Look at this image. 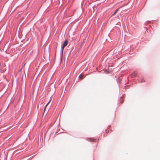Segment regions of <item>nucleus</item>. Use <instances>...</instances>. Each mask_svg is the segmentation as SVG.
<instances>
[{
    "instance_id": "6",
    "label": "nucleus",
    "mask_w": 160,
    "mask_h": 160,
    "mask_svg": "<svg viewBox=\"0 0 160 160\" xmlns=\"http://www.w3.org/2000/svg\"><path fill=\"white\" fill-rule=\"evenodd\" d=\"M118 9H116L115 11V12H114V13L112 15L113 16V15H114L115 14V13H116L118 11Z\"/></svg>"
},
{
    "instance_id": "5",
    "label": "nucleus",
    "mask_w": 160,
    "mask_h": 160,
    "mask_svg": "<svg viewBox=\"0 0 160 160\" xmlns=\"http://www.w3.org/2000/svg\"><path fill=\"white\" fill-rule=\"evenodd\" d=\"M51 101V100H50L49 101V102H48L46 104V105L45 107V108H44V113H43V115H44V114L45 113V110H46V107H47V106L48 105V104Z\"/></svg>"
},
{
    "instance_id": "7",
    "label": "nucleus",
    "mask_w": 160,
    "mask_h": 160,
    "mask_svg": "<svg viewBox=\"0 0 160 160\" xmlns=\"http://www.w3.org/2000/svg\"><path fill=\"white\" fill-rule=\"evenodd\" d=\"M109 132V131L108 130H106V133H108Z\"/></svg>"
},
{
    "instance_id": "3",
    "label": "nucleus",
    "mask_w": 160,
    "mask_h": 160,
    "mask_svg": "<svg viewBox=\"0 0 160 160\" xmlns=\"http://www.w3.org/2000/svg\"><path fill=\"white\" fill-rule=\"evenodd\" d=\"M87 140L90 142H95L96 141L95 139L92 138H88L87 139Z\"/></svg>"
},
{
    "instance_id": "2",
    "label": "nucleus",
    "mask_w": 160,
    "mask_h": 160,
    "mask_svg": "<svg viewBox=\"0 0 160 160\" xmlns=\"http://www.w3.org/2000/svg\"><path fill=\"white\" fill-rule=\"evenodd\" d=\"M137 74V73L136 72H134L131 74V77L132 78L135 77Z\"/></svg>"
},
{
    "instance_id": "1",
    "label": "nucleus",
    "mask_w": 160,
    "mask_h": 160,
    "mask_svg": "<svg viewBox=\"0 0 160 160\" xmlns=\"http://www.w3.org/2000/svg\"><path fill=\"white\" fill-rule=\"evenodd\" d=\"M68 44V41L67 40H66L65 42H64L63 46L62 47V50H63L64 48L65 47H66Z\"/></svg>"
},
{
    "instance_id": "4",
    "label": "nucleus",
    "mask_w": 160,
    "mask_h": 160,
    "mask_svg": "<svg viewBox=\"0 0 160 160\" xmlns=\"http://www.w3.org/2000/svg\"><path fill=\"white\" fill-rule=\"evenodd\" d=\"M79 78L81 79H82L84 78V75L82 74H81L79 76Z\"/></svg>"
}]
</instances>
